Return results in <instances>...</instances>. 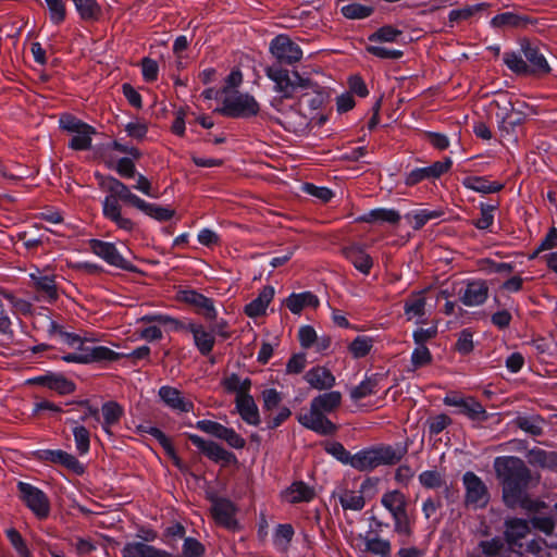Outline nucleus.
Returning <instances> with one entry per match:
<instances>
[{"instance_id":"1","label":"nucleus","mask_w":557,"mask_h":557,"mask_svg":"<svg viewBox=\"0 0 557 557\" xmlns=\"http://www.w3.org/2000/svg\"><path fill=\"white\" fill-rule=\"evenodd\" d=\"M545 26V23L524 14V81L530 83L545 79L553 72L546 58L547 45L531 36L532 33H541Z\"/></svg>"},{"instance_id":"2","label":"nucleus","mask_w":557,"mask_h":557,"mask_svg":"<svg viewBox=\"0 0 557 557\" xmlns=\"http://www.w3.org/2000/svg\"><path fill=\"white\" fill-rule=\"evenodd\" d=\"M98 177L100 180V187L110 193L102 202L103 216L114 223L117 228L132 232L136 224L132 219L122 214V207L119 200L137 209L143 199L133 194L128 186L113 176L98 175Z\"/></svg>"},{"instance_id":"3","label":"nucleus","mask_w":557,"mask_h":557,"mask_svg":"<svg viewBox=\"0 0 557 557\" xmlns=\"http://www.w3.org/2000/svg\"><path fill=\"white\" fill-rule=\"evenodd\" d=\"M342 404V394L337 391L323 393L312 398L310 409L297 416V421L306 429L320 435H332L337 426L326 417Z\"/></svg>"},{"instance_id":"4","label":"nucleus","mask_w":557,"mask_h":557,"mask_svg":"<svg viewBox=\"0 0 557 557\" xmlns=\"http://www.w3.org/2000/svg\"><path fill=\"white\" fill-rule=\"evenodd\" d=\"M494 469L506 506L512 509L522 507V460L513 456L496 457Z\"/></svg>"},{"instance_id":"5","label":"nucleus","mask_w":557,"mask_h":557,"mask_svg":"<svg viewBox=\"0 0 557 557\" xmlns=\"http://www.w3.org/2000/svg\"><path fill=\"white\" fill-rule=\"evenodd\" d=\"M407 454V448H394L393 446H377L358 451L351 456L349 465L362 472L372 471L380 466H393L398 463Z\"/></svg>"},{"instance_id":"6","label":"nucleus","mask_w":557,"mask_h":557,"mask_svg":"<svg viewBox=\"0 0 557 557\" xmlns=\"http://www.w3.org/2000/svg\"><path fill=\"white\" fill-rule=\"evenodd\" d=\"M265 75L274 83V90L280 94L277 98H283L284 101L298 98L305 88L313 87V81L310 77L281 65L268 66Z\"/></svg>"},{"instance_id":"7","label":"nucleus","mask_w":557,"mask_h":557,"mask_svg":"<svg viewBox=\"0 0 557 557\" xmlns=\"http://www.w3.org/2000/svg\"><path fill=\"white\" fill-rule=\"evenodd\" d=\"M504 525V540L496 536L479 543V548L484 557L499 556L505 547V543L511 552L520 554L519 549L522 547V519H506Z\"/></svg>"},{"instance_id":"8","label":"nucleus","mask_w":557,"mask_h":557,"mask_svg":"<svg viewBox=\"0 0 557 557\" xmlns=\"http://www.w3.org/2000/svg\"><path fill=\"white\" fill-rule=\"evenodd\" d=\"M121 554L122 557H201L205 554V547L198 540L186 537L180 556L144 542H129L124 545Z\"/></svg>"},{"instance_id":"9","label":"nucleus","mask_w":557,"mask_h":557,"mask_svg":"<svg viewBox=\"0 0 557 557\" xmlns=\"http://www.w3.org/2000/svg\"><path fill=\"white\" fill-rule=\"evenodd\" d=\"M381 504L393 518L394 532L410 539L413 534V529L407 511L406 495L399 490L387 491L382 495Z\"/></svg>"},{"instance_id":"10","label":"nucleus","mask_w":557,"mask_h":557,"mask_svg":"<svg viewBox=\"0 0 557 557\" xmlns=\"http://www.w3.org/2000/svg\"><path fill=\"white\" fill-rule=\"evenodd\" d=\"M272 107L276 114L271 120L287 132L304 134L309 129L310 119L301 112L299 102L288 104L283 98H273Z\"/></svg>"},{"instance_id":"11","label":"nucleus","mask_w":557,"mask_h":557,"mask_svg":"<svg viewBox=\"0 0 557 557\" xmlns=\"http://www.w3.org/2000/svg\"><path fill=\"white\" fill-rule=\"evenodd\" d=\"M60 127L72 134L69 147L76 151L89 150L91 148L92 135L96 128L71 114H63L60 117Z\"/></svg>"},{"instance_id":"12","label":"nucleus","mask_w":557,"mask_h":557,"mask_svg":"<svg viewBox=\"0 0 557 557\" xmlns=\"http://www.w3.org/2000/svg\"><path fill=\"white\" fill-rule=\"evenodd\" d=\"M152 319L158 320L164 324H170L171 327L175 331L184 330L190 332L194 338V344L202 356H208L213 350L215 344L214 335L207 331L202 324L188 323L185 325L173 318L163 315L154 317Z\"/></svg>"},{"instance_id":"13","label":"nucleus","mask_w":557,"mask_h":557,"mask_svg":"<svg viewBox=\"0 0 557 557\" xmlns=\"http://www.w3.org/2000/svg\"><path fill=\"white\" fill-rule=\"evenodd\" d=\"M260 106L248 94H233L223 100L220 112L228 117H251L259 113Z\"/></svg>"},{"instance_id":"14","label":"nucleus","mask_w":557,"mask_h":557,"mask_svg":"<svg viewBox=\"0 0 557 557\" xmlns=\"http://www.w3.org/2000/svg\"><path fill=\"white\" fill-rule=\"evenodd\" d=\"M269 51L277 61L276 65L281 66L294 65L302 59L301 48L285 34L277 35L271 40Z\"/></svg>"},{"instance_id":"15","label":"nucleus","mask_w":557,"mask_h":557,"mask_svg":"<svg viewBox=\"0 0 557 557\" xmlns=\"http://www.w3.org/2000/svg\"><path fill=\"white\" fill-rule=\"evenodd\" d=\"M17 491L21 500L38 519H46L49 516L50 502L41 490L21 481L17 483Z\"/></svg>"},{"instance_id":"16","label":"nucleus","mask_w":557,"mask_h":557,"mask_svg":"<svg viewBox=\"0 0 557 557\" xmlns=\"http://www.w3.org/2000/svg\"><path fill=\"white\" fill-rule=\"evenodd\" d=\"M465 486V503L468 507L484 508L490 502V493L486 484L472 471H467L462 476Z\"/></svg>"},{"instance_id":"17","label":"nucleus","mask_w":557,"mask_h":557,"mask_svg":"<svg viewBox=\"0 0 557 557\" xmlns=\"http://www.w3.org/2000/svg\"><path fill=\"white\" fill-rule=\"evenodd\" d=\"M121 355L106 346H85L81 348V352H71L62 356V360L73 363H91L100 361H115Z\"/></svg>"},{"instance_id":"18","label":"nucleus","mask_w":557,"mask_h":557,"mask_svg":"<svg viewBox=\"0 0 557 557\" xmlns=\"http://www.w3.org/2000/svg\"><path fill=\"white\" fill-rule=\"evenodd\" d=\"M89 249L108 264L126 271H135L136 268L125 259L116 249L113 243L100 239L88 240Z\"/></svg>"},{"instance_id":"19","label":"nucleus","mask_w":557,"mask_h":557,"mask_svg":"<svg viewBox=\"0 0 557 557\" xmlns=\"http://www.w3.org/2000/svg\"><path fill=\"white\" fill-rule=\"evenodd\" d=\"M237 507L227 498L215 497L212 499L211 513L214 521L231 531L240 530L236 519Z\"/></svg>"},{"instance_id":"20","label":"nucleus","mask_w":557,"mask_h":557,"mask_svg":"<svg viewBox=\"0 0 557 557\" xmlns=\"http://www.w3.org/2000/svg\"><path fill=\"white\" fill-rule=\"evenodd\" d=\"M447 406L458 407L460 413L467 416L473 421L484 422L488 419V414L484 407L472 397H461L458 395H447L444 398Z\"/></svg>"},{"instance_id":"21","label":"nucleus","mask_w":557,"mask_h":557,"mask_svg":"<svg viewBox=\"0 0 557 557\" xmlns=\"http://www.w3.org/2000/svg\"><path fill=\"white\" fill-rule=\"evenodd\" d=\"M187 438L195 445L200 453H202L208 459L213 462H224L230 463L235 460V455L226 449H224L221 445L213 441H207L199 435L196 434H186Z\"/></svg>"},{"instance_id":"22","label":"nucleus","mask_w":557,"mask_h":557,"mask_svg":"<svg viewBox=\"0 0 557 557\" xmlns=\"http://www.w3.org/2000/svg\"><path fill=\"white\" fill-rule=\"evenodd\" d=\"M34 455L37 460L61 465L76 474H83L85 471L84 466L74 455L61 449H42Z\"/></svg>"},{"instance_id":"23","label":"nucleus","mask_w":557,"mask_h":557,"mask_svg":"<svg viewBox=\"0 0 557 557\" xmlns=\"http://www.w3.org/2000/svg\"><path fill=\"white\" fill-rule=\"evenodd\" d=\"M158 395L163 404L175 412L182 413L194 410V403L185 398L183 393L173 386H161Z\"/></svg>"},{"instance_id":"24","label":"nucleus","mask_w":557,"mask_h":557,"mask_svg":"<svg viewBox=\"0 0 557 557\" xmlns=\"http://www.w3.org/2000/svg\"><path fill=\"white\" fill-rule=\"evenodd\" d=\"M182 299L186 304L193 306L196 312L202 315L206 320H216L218 312L214 307V301L211 298L196 290H185L182 293Z\"/></svg>"},{"instance_id":"25","label":"nucleus","mask_w":557,"mask_h":557,"mask_svg":"<svg viewBox=\"0 0 557 557\" xmlns=\"http://www.w3.org/2000/svg\"><path fill=\"white\" fill-rule=\"evenodd\" d=\"M343 256L364 275H369L373 268L372 257L358 244H351L342 249Z\"/></svg>"},{"instance_id":"26","label":"nucleus","mask_w":557,"mask_h":557,"mask_svg":"<svg viewBox=\"0 0 557 557\" xmlns=\"http://www.w3.org/2000/svg\"><path fill=\"white\" fill-rule=\"evenodd\" d=\"M29 382L33 384L46 386L49 389L55 391L60 395L72 394L76 388V385L73 381L67 380L64 375L57 373L36 376Z\"/></svg>"},{"instance_id":"27","label":"nucleus","mask_w":557,"mask_h":557,"mask_svg":"<svg viewBox=\"0 0 557 557\" xmlns=\"http://www.w3.org/2000/svg\"><path fill=\"white\" fill-rule=\"evenodd\" d=\"M304 379L312 388L318 391L331 389L336 383L333 373L323 366L312 367L306 372Z\"/></svg>"},{"instance_id":"28","label":"nucleus","mask_w":557,"mask_h":557,"mask_svg":"<svg viewBox=\"0 0 557 557\" xmlns=\"http://www.w3.org/2000/svg\"><path fill=\"white\" fill-rule=\"evenodd\" d=\"M30 278L34 282L36 290L40 297L50 302L55 301L59 297L55 284V276L51 274H44L40 270L30 273Z\"/></svg>"},{"instance_id":"29","label":"nucleus","mask_w":557,"mask_h":557,"mask_svg":"<svg viewBox=\"0 0 557 557\" xmlns=\"http://www.w3.org/2000/svg\"><path fill=\"white\" fill-rule=\"evenodd\" d=\"M428 289L411 293L404 302V313L408 321L417 319L420 322L425 314Z\"/></svg>"},{"instance_id":"30","label":"nucleus","mask_w":557,"mask_h":557,"mask_svg":"<svg viewBox=\"0 0 557 557\" xmlns=\"http://www.w3.org/2000/svg\"><path fill=\"white\" fill-rule=\"evenodd\" d=\"M360 539L364 545L362 552L379 557H391L392 544L388 540L380 537L372 531L367 532L364 535H360Z\"/></svg>"},{"instance_id":"31","label":"nucleus","mask_w":557,"mask_h":557,"mask_svg":"<svg viewBox=\"0 0 557 557\" xmlns=\"http://www.w3.org/2000/svg\"><path fill=\"white\" fill-rule=\"evenodd\" d=\"M274 297V288L270 285L264 286L257 298L247 304L244 312L249 318H257L265 313L269 304Z\"/></svg>"},{"instance_id":"32","label":"nucleus","mask_w":557,"mask_h":557,"mask_svg":"<svg viewBox=\"0 0 557 557\" xmlns=\"http://www.w3.org/2000/svg\"><path fill=\"white\" fill-rule=\"evenodd\" d=\"M488 288L484 282L474 281L467 284L460 300L463 305L472 307L482 305L487 298Z\"/></svg>"},{"instance_id":"33","label":"nucleus","mask_w":557,"mask_h":557,"mask_svg":"<svg viewBox=\"0 0 557 557\" xmlns=\"http://www.w3.org/2000/svg\"><path fill=\"white\" fill-rule=\"evenodd\" d=\"M283 498L289 504L308 503L315 496L314 490L302 481L294 482L283 494Z\"/></svg>"},{"instance_id":"34","label":"nucleus","mask_w":557,"mask_h":557,"mask_svg":"<svg viewBox=\"0 0 557 557\" xmlns=\"http://www.w3.org/2000/svg\"><path fill=\"white\" fill-rule=\"evenodd\" d=\"M235 406L237 412L246 423L255 426L260 424L259 409L251 395L235 399Z\"/></svg>"},{"instance_id":"35","label":"nucleus","mask_w":557,"mask_h":557,"mask_svg":"<svg viewBox=\"0 0 557 557\" xmlns=\"http://www.w3.org/2000/svg\"><path fill=\"white\" fill-rule=\"evenodd\" d=\"M286 307L295 314H299L304 308L312 307L317 308L319 306L318 297L310 293L304 292L300 294H292L285 300Z\"/></svg>"},{"instance_id":"36","label":"nucleus","mask_w":557,"mask_h":557,"mask_svg":"<svg viewBox=\"0 0 557 557\" xmlns=\"http://www.w3.org/2000/svg\"><path fill=\"white\" fill-rule=\"evenodd\" d=\"M221 384L226 392L236 394L235 399L250 395L251 380L249 377L242 380L239 375L232 373L224 377Z\"/></svg>"},{"instance_id":"37","label":"nucleus","mask_w":557,"mask_h":557,"mask_svg":"<svg viewBox=\"0 0 557 557\" xmlns=\"http://www.w3.org/2000/svg\"><path fill=\"white\" fill-rule=\"evenodd\" d=\"M359 222L374 223V222H386L389 224H398L400 221V214L394 209H373L367 214L358 218Z\"/></svg>"},{"instance_id":"38","label":"nucleus","mask_w":557,"mask_h":557,"mask_svg":"<svg viewBox=\"0 0 557 557\" xmlns=\"http://www.w3.org/2000/svg\"><path fill=\"white\" fill-rule=\"evenodd\" d=\"M298 98L305 100L310 109L318 110L326 101L327 92L324 87L313 82V87L305 88Z\"/></svg>"},{"instance_id":"39","label":"nucleus","mask_w":557,"mask_h":557,"mask_svg":"<svg viewBox=\"0 0 557 557\" xmlns=\"http://www.w3.org/2000/svg\"><path fill=\"white\" fill-rule=\"evenodd\" d=\"M101 412L103 417L102 428L106 431V433L111 435V426L119 423L124 413V410L122 406L119 405L116 401H107L102 405Z\"/></svg>"},{"instance_id":"40","label":"nucleus","mask_w":557,"mask_h":557,"mask_svg":"<svg viewBox=\"0 0 557 557\" xmlns=\"http://www.w3.org/2000/svg\"><path fill=\"white\" fill-rule=\"evenodd\" d=\"M338 500L344 510L360 511L366 505L362 491L343 490L338 494Z\"/></svg>"},{"instance_id":"41","label":"nucleus","mask_w":557,"mask_h":557,"mask_svg":"<svg viewBox=\"0 0 557 557\" xmlns=\"http://www.w3.org/2000/svg\"><path fill=\"white\" fill-rule=\"evenodd\" d=\"M137 209L144 212L146 215L157 220L158 222L169 221L175 215L174 209H171L170 207H162L156 203H149L144 199Z\"/></svg>"},{"instance_id":"42","label":"nucleus","mask_w":557,"mask_h":557,"mask_svg":"<svg viewBox=\"0 0 557 557\" xmlns=\"http://www.w3.org/2000/svg\"><path fill=\"white\" fill-rule=\"evenodd\" d=\"M528 462L533 466L542 468L555 469L557 468V453L546 451L543 449H531L528 455Z\"/></svg>"},{"instance_id":"43","label":"nucleus","mask_w":557,"mask_h":557,"mask_svg":"<svg viewBox=\"0 0 557 557\" xmlns=\"http://www.w3.org/2000/svg\"><path fill=\"white\" fill-rule=\"evenodd\" d=\"M419 483L426 490H440L446 486L444 473L436 468L422 471L418 476Z\"/></svg>"},{"instance_id":"44","label":"nucleus","mask_w":557,"mask_h":557,"mask_svg":"<svg viewBox=\"0 0 557 557\" xmlns=\"http://www.w3.org/2000/svg\"><path fill=\"white\" fill-rule=\"evenodd\" d=\"M81 17L85 21H97L101 15V8L96 0H73Z\"/></svg>"},{"instance_id":"45","label":"nucleus","mask_w":557,"mask_h":557,"mask_svg":"<svg viewBox=\"0 0 557 557\" xmlns=\"http://www.w3.org/2000/svg\"><path fill=\"white\" fill-rule=\"evenodd\" d=\"M443 215L442 210H418L411 214H407L406 219L411 221L412 227L416 231L421 230L429 221L438 219Z\"/></svg>"},{"instance_id":"46","label":"nucleus","mask_w":557,"mask_h":557,"mask_svg":"<svg viewBox=\"0 0 557 557\" xmlns=\"http://www.w3.org/2000/svg\"><path fill=\"white\" fill-rule=\"evenodd\" d=\"M373 347V339L366 335L357 336L348 346V351L355 359L369 355Z\"/></svg>"},{"instance_id":"47","label":"nucleus","mask_w":557,"mask_h":557,"mask_svg":"<svg viewBox=\"0 0 557 557\" xmlns=\"http://www.w3.org/2000/svg\"><path fill=\"white\" fill-rule=\"evenodd\" d=\"M433 362V356L426 346H418L413 349L410 359L409 371H417L420 368L428 367Z\"/></svg>"},{"instance_id":"48","label":"nucleus","mask_w":557,"mask_h":557,"mask_svg":"<svg viewBox=\"0 0 557 557\" xmlns=\"http://www.w3.org/2000/svg\"><path fill=\"white\" fill-rule=\"evenodd\" d=\"M75 424L73 428V435L76 445V450L79 455H86L90 448V433L84 425H78L76 421H70Z\"/></svg>"},{"instance_id":"49","label":"nucleus","mask_w":557,"mask_h":557,"mask_svg":"<svg viewBox=\"0 0 557 557\" xmlns=\"http://www.w3.org/2000/svg\"><path fill=\"white\" fill-rule=\"evenodd\" d=\"M467 186L475 191L483 194L497 193L503 188V185L498 182H491L485 177H470L467 180Z\"/></svg>"},{"instance_id":"50","label":"nucleus","mask_w":557,"mask_h":557,"mask_svg":"<svg viewBox=\"0 0 557 557\" xmlns=\"http://www.w3.org/2000/svg\"><path fill=\"white\" fill-rule=\"evenodd\" d=\"M401 35L403 32L400 29H397L391 25H386L371 34L368 39L371 42H394Z\"/></svg>"},{"instance_id":"51","label":"nucleus","mask_w":557,"mask_h":557,"mask_svg":"<svg viewBox=\"0 0 557 557\" xmlns=\"http://www.w3.org/2000/svg\"><path fill=\"white\" fill-rule=\"evenodd\" d=\"M546 421L539 414L524 412V433L532 436H540L543 434Z\"/></svg>"},{"instance_id":"52","label":"nucleus","mask_w":557,"mask_h":557,"mask_svg":"<svg viewBox=\"0 0 557 557\" xmlns=\"http://www.w3.org/2000/svg\"><path fill=\"white\" fill-rule=\"evenodd\" d=\"M373 13V8L360 3H350L342 8V14L346 18L360 20L370 16Z\"/></svg>"},{"instance_id":"53","label":"nucleus","mask_w":557,"mask_h":557,"mask_svg":"<svg viewBox=\"0 0 557 557\" xmlns=\"http://www.w3.org/2000/svg\"><path fill=\"white\" fill-rule=\"evenodd\" d=\"M377 386V380L375 377H368L362 381L358 386L354 387L350 392V397L354 400H359L367 396L375 394Z\"/></svg>"},{"instance_id":"54","label":"nucleus","mask_w":557,"mask_h":557,"mask_svg":"<svg viewBox=\"0 0 557 557\" xmlns=\"http://www.w3.org/2000/svg\"><path fill=\"white\" fill-rule=\"evenodd\" d=\"M146 432L153 436L162 446L166 455L173 458L176 463H178L180 458L176 455L175 448L171 440L160 429L151 426Z\"/></svg>"},{"instance_id":"55","label":"nucleus","mask_w":557,"mask_h":557,"mask_svg":"<svg viewBox=\"0 0 557 557\" xmlns=\"http://www.w3.org/2000/svg\"><path fill=\"white\" fill-rule=\"evenodd\" d=\"M7 537L10 541L11 545L15 548L16 553L21 557H32L30 550L28 549L24 539L21 533L14 529H8L5 531Z\"/></svg>"},{"instance_id":"56","label":"nucleus","mask_w":557,"mask_h":557,"mask_svg":"<svg viewBox=\"0 0 557 557\" xmlns=\"http://www.w3.org/2000/svg\"><path fill=\"white\" fill-rule=\"evenodd\" d=\"M49 9L50 20L59 25L65 20L66 9L63 0H45Z\"/></svg>"},{"instance_id":"57","label":"nucleus","mask_w":557,"mask_h":557,"mask_svg":"<svg viewBox=\"0 0 557 557\" xmlns=\"http://www.w3.org/2000/svg\"><path fill=\"white\" fill-rule=\"evenodd\" d=\"M366 49L370 54L380 59L397 60L404 55L401 50L389 49L380 45H369Z\"/></svg>"},{"instance_id":"58","label":"nucleus","mask_w":557,"mask_h":557,"mask_svg":"<svg viewBox=\"0 0 557 557\" xmlns=\"http://www.w3.org/2000/svg\"><path fill=\"white\" fill-rule=\"evenodd\" d=\"M219 440H223L228 446L235 449H243L246 445L245 438L234 429L223 426Z\"/></svg>"},{"instance_id":"59","label":"nucleus","mask_w":557,"mask_h":557,"mask_svg":"<svg viewBox=\"0 0 557 557\" xmlns=\"http://www.w3.org/2000/svg\"><path fill=\"white\" fill-rule=\"evenodd\" d=\"M219 440H223L228 446L235 449H243L246 445L245 438L234 429L223 426Z\"/></svg>"},{"instance_id":"60","label":"nucleus","mask_w":557,"mask_h":557,"mask_svg":"<svg viewBox=\"0 0 557 557\" xmlns=\"http://www.w3.org/2000/svg\"><path fill=\"white\" fill-rule=\"evenodd\" d=\"M263 400V410L265 412H271L276 409L282 401V394L277 392L275 388L264 389L261 394Z\"/></svg>"},{"instance_id":"61","label":"nucleus","mask_w":557,"mask_h":557,"mask_svg":"<svg viewBox=\"0 0 557 557\" xmlns=\"http://www.w3.org/2000/svg\"><path fill=\"white\" fill-rule=\"evenodd\" d=\"M437 326L432 325L428 329L419 327L413 331L412 338L416 345L426 346V343L434 339L437 336Z\"/></svg>"},{"instance_id":"62","label":"nucleus","mask_w":557,"mask_h":557,"mask_svg":"<svg viewBox=\"0 0 557 557\" xmlns=\"http://www.w3.org/2000/svg\"><path fill=\"white\" fill-rule=\"evenodd\" d=\"M484 4L467 5L461 9L451 10L448 15L449 23H456L470 18L475 12L480 11Z\"/></svg>"},{"instance_id":"63","label":"nucleus","mask_w":557,"mask_h":557,"mask_svg":"<svg viewBox=\"0 0 557 557\" xmlns=\"http://www.w3.org/2000/svg\"><path fill=\"white\" fill-rule=\"evenodd\" d=\"M516 127H520L519 120H515L511 115H507L502 123V134L508 141L518 144V135L516 134Z\"/></svg>"},{"instance_id":"64","label":"nucleus","mask_w":557,"mask_h":557,"mask_svg":"<svg viewBox=\"0 0 557 557\" xmlns=\"http://www.w3.org/2000/svg\"><path fill=\"white\" fill-rule=\"evenodd\" d=\"M325 451L330 455L334 456L336 459L342 461L343 463L349 465V460L351 459L350 453L344 447V445L339 442L326 443Z\"/></svg>"}]
</instances>
